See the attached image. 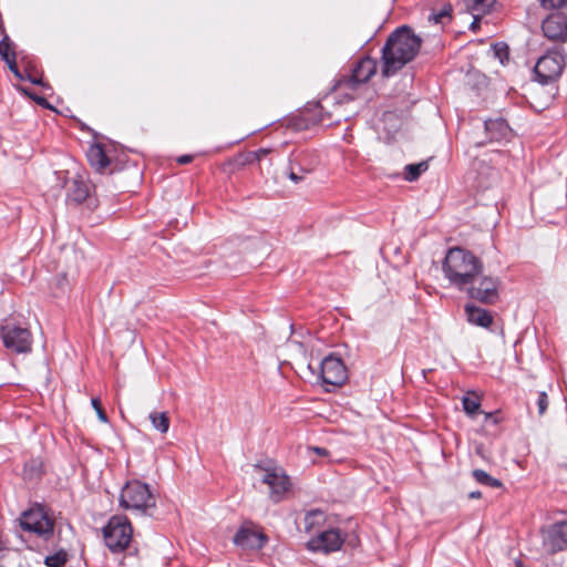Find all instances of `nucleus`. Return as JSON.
Instances as JSON below:
<instances>
[{
    "label": "nucleus",
    "mask_w": 567,
    "mask_h": 567,
    "mask_svg": "<svg viewBox=\"0 0 567 567\" xmlns=\"http://www.w3.org/2000/svg\"><path fill=\"white\" fill-rule=\"evenodd\" d=\"M421 45L422 39L410 27L396 28L390 33L382 48V75L384 78L394 75L417 55Z\"/></svg>",
    "instance_id": "nucleus-1"
},
{
    "label": "nucleus",
    "mask_w": 567,
    "mask_h": 567,
    "mask_svg": "<svg viewBox=\"0 0 567 567\" xmlns=\"http://www.w3.org/2000/svg\"><path fill=\"white\" fill-rule=\"evenodd\" d=\"M442 269L445 278L460 291L483 272V261L472 251L453 247L446 252Z\"/></svg>",
    "instance_id": "nucleus-2"
},
{
    "label": "nucleus",
    "mask_w": 567,
    "mask_h": 567,
    "mask_svg": "<svg viewBox=\"0 0 567 567\" xmlns=\"http://www.w3.org/2000/svg\"><path fill=\"white\" fill-rule=\"evenodd\" d=\"M120 505L125 509L146 515L150 509L156 507V498L147 484L131 481L121 491Z\"/></svg>",
    "instance_id": "nucleus-3"
},
{
    "label": "nucleus",
    "mask_w": 567,
    "mask_h": 567,
    "mask_svg": "<svg viewBox=\"0 0 567 567\" xmlns=\"http://www.w3.org/2000/svg\"><path fill=\"white\" fill-rule=\"evenodd\" d=\"M103 539L112 553L128 548L133 538V526L125 515H113L102 528Z\"/></svg>",
    "instance_id": "nucleus-4"
},
{
    "label": "nucleus",
    "mask_w": 567,
    "mask_h": 567,
    "mask_svg": "<svg viewBox=\"0 0 567 567\" xmlns=\"http://www.w3.org/2000/svg\"><path fill=\"white\" fill-rule=\"evenodd\" d=\"M377 69V60L365 56L358 61L350 74L341 75L336 81L334 90L353 100L354 96L350 92L355 91L359 85L367 83L375 74Z\"/></svg>",
    "instance_id": "nucleus-5"
},
{
    "label": "nucleus",
    "mask_w": 567,
    "mask_h": 567,
    "mask_svg": "<svg viewBox=\"0 0 567 567\" xmlns=\"http://www.w3.org/2000/svg\"><path fill=\"white\" fill-rule=\"evenodd\" d=\"M502 281L498 277L483 275L466 286L463 290L467 297L485 306H494L498 302Z\"/></svg>",
    "instance_id": "nucleus-6"
},
{
    "label": "nucleus",
    "mask_w": 567,
    "mask_h": 567,
    "mask_svg": "<svg viewBox=\"0 0 567 567\" xmlns=\"http://www.w3.org/2000/svg\"><path fill=\"white\" fill-rule=\"evenodd\" d=\"M21 528L48 540L54 533V519L41 506L23 512L20 518Z\"/></svg>",
    "instance_id": "nucleus-7"
},
{
    "label": "nucleus",
    "mask_w": 567,
    "mask_h": 567,
    "mask_svg": "<svg viewBox=\"0 0 567 567\" xmlns=\"http://www.w3.org/2000/svg\"><path fill=\"white\" fill-rule=\"evenodd\" d=\"M565 68V56L558 48L548 50L537 60L534 68L536 79L542 84H548L556 81Z\"/></svg>",
    "instance_id": "nucleus-8"
},
{
    "label": "nucleus",
    "mask_w": 567,
    "mask_h": 567,
    "mask_svg": "<svg viewBox=\"0 0 567 567\" xmlns=\"http://www.w3.org/2000/svg\"><path fill=\"white\" fill-rule=\"evenodd\" d=\"M340 120V115L334 116L332 112L326 111V107L321 103H317L312 109H308L300 115L292 117L290 125L300 131L307 130L310 125L315 124L330 126L334 123H339Z\"/></svg>",
    "instance_id": "nucleus-9"
},
{
    "label": "nucleus",
    "mask_w": 567,
    "mask_h": 567,
    "mask_svg": "<svg viewBox=\"0 0 567 567\" xmlns=\"http://www.w3.org/2000/svg\"><path fill=\"white\" fill-rule=\"evenodd\" d=\"M0 337L4 347L16 353H27L32 348V336L29 329L12 323L0 328Z\"/></svg>",
    "instance_id": "nucleus-10"
},
{
    "label": "nucleus",
    "mask_w": 567,
    "mask_h": 567,
    "mask_svg": "<svg viewBox=\"0 0 567 567\" xmlns=\"http://www.w3.org/2000/svg\"><path fill=\"white\" fill-rule=\"evenodd\" d=\"M321 379L328 385H342L348 379L343 361L333 354L326 357L321 362Z\"/></svg>",
    "instance_id": "nucleus-11"
},
{
    "label": "nucleus",
    "mask_w": 567,
    "mask_h": 567,
    "mask_svg": "<svg viewBox=\"0 0 567 567\" xmlns=\"http://www.w3.org/2000/svg\"><path fill=\"white\" fill-rule=\"evenodd\" d=\"M343 544V537L338 529H327L308 540L307 547L312 551L331 553L339 550Z\"/></svg>",
    "instance_id": "nucleus-12"
},
{
    "label": "nucleus",
    "mask_w": 567,
    "mask_h": 567,
    "mask_svg": "<svg viewBox=\"0 0 567 567\" xmlns=\"http://www.w3.org/2000/svg\"><path fill=\"white\" fill-rule=\"evenodd\" d=\"M544 35L551 41H567V16L560 12L549 14L542 24Z\"/></svg>",
    "instance_id": "nucleus-13"
},
{
    "label": "nucleus",
    "mask_w": 567,
    "mask_h": 567,
    "mask_svg": "<svg viewBox=\"0 0 567 567\" xmlns=\"http://www.w3.org/2000/svg\"><path fill=\"white\" fill-rule=\"evenodd\" d=\"M544 545L551 553L567 548V520L557 522L544 532Z\"/></svg>",
    "instance_id": "nucleus-14"
},
{
    "label": "nucleus",
    "mask_w": 567,
    "mask_h": 567,
    "mask_svg": "<svg viewBox=\"0 0 567 567\" xmlns=\"http://www.w3.org/2000/svg\"><path fill=\"white\" fill-rule=\"evenodd\" d=\"M266 542V535L251 525H243L234 536V543L245 549H260Z\"/></svg>",
    "instance_id": "nucleus-15"
},
{
    "label": "nucleus",
    "mask_w": 567,
    "mask_h": 567,
    "mask_svg": "<svg viewBox=\"0 0 567 567\" xmlns=\"http://www.w3.org/2000/svg\"><path fill=\"white\" fill-rule=\"evenodd\" d=\"M262 483L270 488V497L274 502H280L285 493L290 488L289 477L281 471H267L262 477Z\"/></svg>",
    "instance_id": "nucleus-16"
},
{
    "label": "nucleus",
    "mask_w": 567,
    "mask_h": 567,
    "mask_svg": "<svg viewBox=\"0 0 567 567\" xmlns=\"http://www.w3.org/2000/svg\"><path fill=\"white\" fill-rule=\"evenodd\" d=\"M464 313L467 322L473 326L489 329L494 323L493 312L474 303H466Z\"/></svg>",
    "instance_id": "nucleus-17"
},
{
    "label": "nucleus",
    "mask_w": 567,
    "mask_h": 567,
    "mask_svg": "<svg viewBox=\"0 0 567 567\" xmlns=\"http://www.w3.org/2000/svg\"><path fill=\"white\" fill-rule=\"evenodd\" d=\"M289 161L298 167L301 174L313 172L319 164L318 155L307 150L291 154Z\"/></svg>",
    "instance_id": "nucleus-18"
},
{
    "label": "nucleus",
    "mask_w": 567,
    "mask_h": 567,
    "mask_svg": "<svg viewBox=\"0 0 567 567\" xmlns=\"http://www.w3.org/2000/svg\"><path fill=\"white\" fill-rule=\"evenodd\" d=\"M86 157L91 166L97 172L104 171L110 164V159L100 144L91 145L87 150Z\"/></svg>",
    "instance_id": "nucleus-19"
},
{
    "label": "nucleus",
    "mask_w": 567,
    "mask_h": 567,
    "mask_svg": "<svg viewBox=\"0 0 567 567\" xmlns=\"http://www.w3.org/2000/svg\"><path fill=\"white\" fill-rule=\"evenodd\" d=\"M90 194L89 185L81 178H73L68 188V200L75 204L84 202Z\"/></svg>",
    "instance_id": "nucleus-20"
},
{
    "label": "nucleus",
    "mask_w": 567,
    "mask_h": 567,
    "mask_svg": "<svg viewBox=\"0 0 567 567\" xmlns=\"http://www.w3.org/2000/svg\"><path fill=\"white\" fill-rule=\"evenodd\" d=\"M467 10H470L474 18L489 12V9L495 3V0H464Z\"/></svg>",
    "instance_id": "nucleus-21"
},
{
    "label": "nucleus",
    "mask_w": 567,
    "mask_h": 567,
    "mask_svg": "<svg viewBox=\"0 0 567 567\" xmlns=\"http://www.w3.org/2000/svg\"><path fill=\"white\" fill-rule=\"evenodd\" d=\"M427 168V161H422L417 164H409L404 168V178L409 182H414L421 176L422 173L426 172Z\"/></svg>",
    "instance_id": "nucleus-22"
},
{
    "label": "nucleus",
    "mask_w": 567,
    "mask_h": 567,
    "mask_svg": "<svg viewBox=\"0 0 567 567\" xmlns=\"http://www.w3.org/2000/svg\"><path fill=\"white\" fill-rule=\"evenodd\" d=\"M472 475L478 484L489 486L493 488H499L503 486V483L499 480L492 477L488 473H486L483 470H474L472 472Z\"/></svg>",
    "instance_id": "nucleus-23"
},
{
    "label": "nucleus",
    "mask_w": 567,
    "mask_h": 567,
    "mask_svg": "<svg viewBox=\"0 0 567 567\" xmlns=\"http://www.w3.org/2000/svg\"><path fill=\"white\" fill-rule=\"evenodd\" d=\"M326 520V514L321 509L309 511L305 516V528L309 532L316 526L323 524Z\"/></svg>",
    "instance_id": "nucleus-24"
},
{
    "label": "nucleus",
    "mask_w": 567,
    "mask_h": 567,
    "mask_svg": "<svg viewBox=\"0 0 567 567\" xmlns=\"http://www.w3.org/2000/svg\"><path fill=\"white\" fill-rule=\"evenodd\" d=\"M150 420L155 430L161 433H166L169 429V417L166 412H152L150 414Z\"/></svg>",
    "instance_id": "nucleus-25"
},
{
    "label": "nucleus",
    "mask_w": 567,
    "mask_h": 567,
    "mask_svg": "<svg viewBox=\"0 0 567 567\" xmlns=\"http://www.w3.org/2000/svg\"><path fill=\"white\" fill-rule=\"evenodd\" d=\"M530 396H534V403L537 408L538 416H543L548 409L549 399L546 391H535L529 393Z\"/></svg>",
    "instance_id": "nucleus-26"
},
{
    "label": "nucleus",
    "mask_w": 567,
    "mask_h": 567,
    "mask_svg": "<svg viewBox=\"0 0 567 567\" xmlns=\"http://www.w3.org/2000/svg\"><path fill=\"white\" fill-rule=\"evenodd\" d=\"M69 560V555L64 549H60L54 554L48 555L44 558V564L48 567H63Z\"/></svg>",
    "instance_id": "nucleus-27"
},
{
    "label": "nucleus",
    "mask_w": 567,
    "mask_h": 567,
    "mask_svg": "<svg viewBox=\"0 0 567 567\" xmlns=\"http://www.w3.org/2000/svg\"><path fill=\"white\" fill-rule=\"evenodd\" d=\"M452 18V6L445 4L440 11L432 12L429 16V21L435 24H445Z\"/></svg>",
    "instance_id": "nucleus-28"
},
{
    "label": "nucleus",
    "mask_w": 567,
    "mask_h": 567,
    "mask_svg": "<svg viewBox=\"0 0 567 567\" xmlns=\"http://www.w3.org/2000/svg\"><path fill=\"white\" fill-rule=\"evenodd\" d=\"M462 403H463V409L465 411L466 414H468L470 416H473L480 409L481 406V403H480V399L477 396H470V395H466L463 398L462 400Z\"/></svg>",
    "instance_id": "nucleus-29"
},
{
    "label": "nucleus",
    "mask_w": 567,
    "mask_h": 567,
    "mask_svg": "<svg viewBox=\"0 0 567 567\" xmlns=\"http://www.w3.org/2000/svg\"><path fill=\"white\" fill-rule=\"evenodd\" d=\"M494 58L498 59L499 62L504 65L508 61L509 49L508 45L504 42L495 43L492 47Z\"/></svg>",
    "instance_id": "nucleus-30"
},
{
    "label": "nucleus",
    "mask_w": 567,
    "mask_h": 567,
    "mask_svg": "<svg viewBox=\"0 0 567 567\" xmlns=\"http://www.w3.org/2000/svg\"><path fill=\"white\" fill-rule=\"evenodd\" d=\"M0 55L4 62L10 60L11 56H16V52L12 49V42L8 35H4L0 41Z\"/></svg>",
    "instance_id": "nucleus-31"
},
{
    "label": "nucleus",
    "mask_w": 567,
    "mask_h": 567,
    "mask_svg": "<svg viewBox=\"0 0 567 567\" xmlns=\"http://www.w3.org/2000/svg\"><path fill=\"white\" fill-rule=\"evenodd\" d=\"M256 155L252 154V151L244 152L238 154L236 157V163L240 166L251 165L257 163Z\"/></svg>",
    "instance_id": "nucleus-32"
},
{
    "label": "nucleus",
    "mask_w": 567,
    "mask_h": 567,
    "mask_svg": "<svg viewBox=\"0 0 567 567\" xmlns=\"http://www.w3.org/2000/svg\"><path fill=\"white\" fill-rule=\"evenodd\" d=\"M91 404H92L93 409L96 411L99 420L101 422H103V423H107L109 422V417H107L105 411L102 408L100 399L99 398H92Z\"/></svg>",
    "instance_id": "nucleus-33"
},
{
    "label": "nucleus",
    "mask_w": 567,
    "mask_h": 567,
    "mask_svg": "<svg viewBox=\"0 0 567 567\" xmlns=\"http://www.w3.org/2000/svg\"><path fill=\"white\" fill-rule=\"evenodd\" d=\"M540 4L545 9H558L567 4V0H540Z\"/></svg>",
    "instance_id": "nucleus-34"
},
{
    "label": "nucleus",
    "mask_w": 567,
    "mask_h": 567,
    "mask_svg": "<svg viewBox=\"0 0 567 567\" xmlns=\"http://www.w3.org/2000/svg\"><path fill=\"white\" fill-rule=\"evenodd\" d=\"M303 175L298 171V167L289 161V178L293 183H299L303 179Z\"/></svg>",
    "instance_id": "nucleus-35"
},
{
    "label": "nucleus",
    "mask_w": 567,
    "mask_h": 567,
    "mask_svg": "<svg viewBox=\"0 0 567 567\" xmlns=\"http://www.w3.org/2000/svg\"><path fill=\"white\" fill-rule=\"evenodd\" d=\"M7 65L9 68V70L19 79V80H23V75L22 73L20 72L18 65H17V56H11L10 60H8L7 62Z\"/></svg>",
    "instance_id": "nucleus-36"
},
{
    "label": "nucleus",
    "mask_w": 567,
    "mask_h": 567,
    "mask_svg": "<svg viewBox=\"0 0 567 567\" xmlns=\"http://www.w3.org/2000/svg\"><path fill=\"white\" fill-rule=\"evenodd\" d=\"M485 128L487 132H492L494 128L506 131L507 126L502 121H488V122H485Z\"/></svg>",
    "instance_id": "nucleus-37"
},
{
    "label": "nucleus",
    "mask_w": 567,
    "mask_h": 567,
    "mask_svg": "<svg viewBox=\"0 0 567 567\" xmlns=\"http://www.w3.org/2000/svg\"><path fill=\"white\" fill-rule=\"evenodd\" d=\"M272 152L271 148H259L257 151H252V154L256 155L257 163H260L264 161L270 153Z\"/></svg>",
    "instance_id": "nucleus-38"
},
{
    "label": "nucleus",
    "mask_w": 567,
    "mask_h": 567,
    "mask_svg": "<svg viewBox=\"0 0 567 567\" xmlns=\"http://www.w3.org/2000/svg\"><path fill=\"white\" fill-rule=\"evenodd\" d=\"M193 161V156L192 155H183L181 157L177 158V162L179 164H188Z\"/></svg>",
    "instance_id": "nucleus-39"
},
{
    "label": "nucleus",
    "mask_w": 567,
    "mask_h": 567,
    "mask_svg": "<svg viewBox=\"0 0 567 567\" xmlns=\"http://www.w3.org/2000/svg\"><path fill=\"white\" fill-rule=\"evenodd\" d=\"M485 419H486V422L491 421L493 424L498 423V419L495 413H486Z\"/></svg>",
    "instance_id": "nucleus-40"
},
{
    "label": "nucleus",
    "mask_w": 567,
    "mask_h": 567,
    "mask_svg": "<svg viewBox=\"0 0 567 567\" xmlns=\"http://www.w3.org/2000/svg\"><path fill=\"white\" fill-rule=\"evenodd\" d=\"M313 451H315L317 454H319V455H327V454H328L327 450H326V449H323V447H315V449H313Z\"/></svg>",
    "instance_id": "nucleus-41"
},
{
    "label": "nucleus",
    "mask_w": 567,
    "mask_h": 567,
    "mask_svg": "<svg viewBox=\"0 0 567 567\" xmlns=\"http://www.w3.org/2000/svg\"><path fill=\"white\" fill-rule=\"evenodd\" d=\"M468 497L470 498H481L482 497V493L480 491L471 492L468 494Z\"/></svg>",
    "instance_id": "nucleus-42"
},
{
    "label": "nucleus",
    "mask_w": 567,
    "mask_h": 567,
    "mask_svg": "<svg viewBox=\"0 0 567 567\" xmlns=\"http://www.w3.org/2000/svg\"><path fill=\"white\" fill-rule=\"evenodd\" d=\"M477 18L478 17H476L475 20L473 21V23L471 24V29L472 30H475L477 28V25H478V19Z\"/></svg>",
    "instance_id": "nucleus-43"
},
{
    "label": "nucleus",
    "mask_w": 567,
    "mask_h": 567,
    "mask_svg": "<svg viewBox=\"0 0 567 567\" xmlns=\"http://www.w3.org/2000/svg\"><path fill=\"white\" fill-rule=\"evenodd\" d=\"M29 80H30L33 84H41V80H39V79H35V78H29Z\"/></svg>",
    "instance_id": "nucleus-44"
},
{
    "label": "nucleus",
    "mask_w": 567,
    "mask_h": 567,
    "mask_svg": "<svg viewBox=\"0 0 567 567\" xmlns=\"http://www.w3.org/2000/svg\"><path fill=\"white\" fill-rule=\"evenodd\" d=\"M37 102H38L39 104H47V100H45L44 97H39V99L37 100Z\"/></svg>",
    "instance_id": "nucleus-45"
},
{
    "label": "nucleus",
    "mask_w": 567,
    "mask_h": 567,
    "mask_svg": "<svg viewBox=\"0 0 567 567\" xmlns=\"http://www.w3.org/2000/svg\"><path fill=\"white\" fill-rule=\"evenodd\" d=\"M392 115H393V113H392V112H385V113L383 114V117H384V118H388V117H390V116H392Z\"/></svg>",
    "instance_id": "nucleus-46"
},
{
    "label": "nucleus",
    "mask_w": 567,
    "mask_h": 567,
    "mask_svg": "<svg viewBox=\"0 0 567 567\" xmlns=\"http://www.w3.org/2000/svg\"><path fill=\"white\" fill-rule=\"evenodd\" d=\"M516 567H524V566L522 565V563L517 561Z\"/></svg>",
    "instance_id": "nucleus-47"
}]
</instances>
